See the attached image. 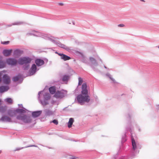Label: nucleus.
<instances>
[{"label": "nucleus", "instance_id": "obj_10", "mask_svg": "<svg viewBox=\"0 0 159 159\" xmlns=\"http://www.w3.org/2000/svg\"><path fill=\"white\" fill-rule=\"evenodd\" d=\"M90 60L91 62V66L92 67L94 68L95 66H96L98 65V63L94 58L93 57H90Z\"/></svg>", "mask_w": 159, "mask_h": 159}, {"label": "nucleus", "instance_id": "obj_28", "mask_svg": "<svg viewBox=\"0 0 159 159\" xmlns=\"http://www.w3.org/2000/svg\"><path fill=\"white\" fill-rule=\"evenodd\" d=\"M52 122L54 124L56 125H57L58 124V121L56 119L50 122L51 123Z\"/></svg>", "mask_w": 159, "mask_h": 159}, {"label": "nucleus", "instance_id": "obj_7", "mask_svg": "<svg viewBox=\"0 0 159 159\" xmlns=\"http://www.w3.org/2000/svg\"><path fill=\"white\" fill-rule=\"evenodd\" d=\"M56 53L59 56H60L61 59L65 61L71 59V58L70 57L63 53H59L57 52H56Z\"/></svg>", "mask_w": 159, "mask_h": 159}, {"label": "nucleus", "instance_id": "obj_4", "mask_svg": "<svg viewBox=\"0 0 159 159\" xmlns=\"http://www.w3.org/2000/svg\"><path fill=\"white\" fill-rule=\"evenodd\" d=\"M31 59L29 58L23 57L20 58L18 60V63L20 65L29 63L30 62Z\"/></svg>", "mask_w": 159, "mask_h": 159}, {"label": "nucleus", "instance_id": "obj_34", "mask_svg": "<svg viewBox=\"0 0 159 159\" xmlns=\"http://www.w3.org/2000/svg\"><path fill=\"white\" fill-rule=\"evenodd\" d=\"M18 52V50H16L15 51V52L16 53L17 52Z\"/></svg>", "mask_w": 159, "mask_h": 159}, {"label": "nucleus", "instance_id": "obj_27", "mask_svg": "<svg viewBox=\"0 0 159 159\" xmlns=\"http://www.w3.org/2000/svg\"><path fill=\"white\" fill-rule=\"evenodd\" d=\"M69 79V76L67 75H64L62 78L63 81H66L68 80Z\"/></svg>", "mask_w": 159, "mask_h": 159}, {"label": "nucleus", "instance_id": "obj_6", "mask_svg": "<svg viewBox=\"0 0 159 159\" xmlns=\"http://www.w3.org/2000/svg\"><path fill=\"white\" fill-rule=\"evenodd\" d=\"M3 81L4 84H8L11 82L10 78L7 75H4L3 77Z\"/></svg>", "mask_w": 159, "mask_h": 159}, {"label": "nucleus", "instance_id": "obj_2", "mask_svg": "<svg viewBox=\"0 0 159 159\" xmlns=\"http://www.w3.org/2000/svg\"><path fill=\"white\" fill-rule=\"evenodd\" d=\"M16 118L18 120H22L25 123H30L32 120L30 117L22 114L17 116Z\"/></svg>", "mask_w": 159, "mask_h": 159}, {"label": "nucleus", "instance_id": "obj_31", "mask_svg": "<svg viewBox=\"0 0 159 159\" xmlns=\"http://www.w3.org/2000/svg\"><path fill=\"white\" fill-rule=\"evenodd\" d=\"M109 78L111 80H112L114 82H115V79L114 78H113L111 77L110 75H109Z\"/></svg>", "mask_w": 159, "mask_h": 159}, {"label": "nucleus", "instance_id": "obj_24", "mask_svg": "<svg viewBox=\"0 0 159 159\" xmlns=\"http://www.w3.org/2000/svg\"><path fill=\"white\" fill-rule=\"evenodd\" d=\"M5 66V63L2 61H0V68H3Z\"/></svg>", "mask_w": 159, "mask_h": 159}, {"label": "nucleus", "instance_id": "obj_3", "mask_svg": "<svg viewBox=\"0 0 159 159\" xmlns=\"http://www.w3.org/2000/svg\"><path fill=\"white\" fill-rule=\"evenodd\" d=\"M66 90H62L61 91H58L55 93L54 97L57 98H61L64 97L67 93Z\"/></svg>", "mask_w": 159, "mask_h": 159}, {"label": "nucleus", "instance_id": "obj_21", "mask_svg": "<svg viewBox=\"0 0 159 159\" xmlns=\"http://www.w3.org/2000/svg\"><path fill=\"white\" fill-rule=\"evenodd\" d=\"M5 101L7 103L9 104H12L13 102V101L11 98H8L6 99Z\"/></svg>", "mask_w": 159, "mask_h": 159}, {"label": "nucleus", "instance_id": "obj_26", "mask_svg": "<svg viewBox=\"0 0 159 159\" xmlns=\"http://www.w3.org/2000/svg\"><path fill=\"white\" fill-rule=\"evenodd\" d=\"M20 77L19 76L14 77L13 79L12 80L13 81L16 82L19 79Z\"/></svg>", "mask_w": 159, "mask_h": 159}, {"label": "nucleus", "instance_id": "obj_36", "mask_svg": "<svg viewBox=\"0 0 159 159\" xmlns=\"http://www.w3.org/2000/svg\"><path fill=\"white\" fill-rule=\"evenodd\" d=\"M59 5H63V4H62V3H60V4H59Z\"/></svg>", "mask_w": 159, "mask_h": 159}, {"label": "nucleus", "instance_id": "obj_29", "mask_svg": "<svg viewBox=\"0 0 159 159\" xmlns=\"http://www.w3.org/2000/svg\"><path fill=\"white\" fill-rule=\"evenodd\" d=\"M1 43H2V44H7L9 43V41H7L2 42Z\"/></svg>", "mask_w": 159, "mask_h": 159}, {"label": "nucleus", "instance_id": "obj_13", "mask_svg": "<svg viewBox=\"0 0 159 159\" xmlns=\"http://www.w3.org/2000/svg\"><path fill=\"white\" fill-rule=\"evenodd\" d=\"M35 63L38 66H41L44 64V61L40 59H36L35 61Z\"/></svg>", "mask_w": 159, "mask_h": 159}, {"label": "nucleus", "instance_id": "obj_30", "mask_svg": "<svg viewBox=\"0 0 159 159\" xmlns=\"http://www.w3.org/2000/svg\"><path fill=\"white\" fill-rule=\"evenodd\" d=\"M46 95L47 96V97H45V99H49L50 98V96H49V93H47Z\"/></svg>", "mask_w": 159, "mask_h": 159}, {"label": "nucleus", "instance_id": "obj_33", "mask_svg": "<svg viewBox=\"0 0 159 159\" xmlns=\"http://www.w3.org/2000/svg\"><path fill=\"white\" fill-rule=\"evenodd\" d=\"M59 46L61 47L62 48H64L65 49L66 48V46L63 44H61V45L60 46Z\"/></svg>", "mask_w": 159, "mask_h": 159}, {"label": "nucleus", "instance_id": "obj_5", "mask_svg": "<svg viewBox=\"0 0 159 159\" xmlns=\"http://www.w3.org/2000/svg\"><path fill=\"white\" fill-rule=\"evenodd\" d=\"M87 85L86 83H84L82 86L81 93L83 95H88V91L87 89Z\"/></svg>", "mask_w": 159, "mask_h": 159}, {"label": "nucleus", "instance_id": "obj_9", "mask_svg": "<svg viewBox=\"0 0 159 159\" xmlns=\"http://www.w3.org/2000/svg\"><path fill=\"white\" fill-rule=\"evenodd\" d=\"M16 114V110H9L7 111V114L10 116L12 117L15 116Z\"/></svg>", "mask_w": 159, "mask_h": 159}, {"label": "nucleus", "instance_id": "obj_20", "mask_svg": "<svg viewBox=\"0 0 159 159\" xmlns=\"http://www.w3.org/2000/svg\"><path fill=\"white\" fill-rule=\"evenodd\" d=\"M54 114V112L50 110H47L46 111V115L48 116H50Z\"/></svg>", "mask_w": 159, "mask_h": 159}, {"label": "nucleus", "instance_id": "obj_12", "mask_svg": "<svg viewBox=\"0 0 159 159\" xmlns=\"http://www.w3.org/2000/svg\"><path fill=\"white\" fill-rule=\"evenodd\" d=\"M12 52V50H4L3 51V54L5 56H8Z\"/></svg>", "mask_w": 159, "mask_h": 159}, {"label": "nucleus", "instance_id": "obj_8", "mask_svg": "<svg viewBox=\"0 0 159 159\" xmlns=\"http://www.w3.org/2000/svg\"><path fill=\"white\" fill-rule=\"evenodd\" d=\"M6 62L8 64L12 66L16 65L17 62L16 60L13 58L7 59Z\"/></svg>", "mask_w": 159, "mask_h": 159}, {"label": "nucleus", "instance_id": "obj_11", "mask_svg": "<svg viewBox=\"0 0 159 159\" xmlns=\"http://www.w3.org/2000/svg\"><path fill=\"white\" fill-rule=\"evenodd\" d=\"M36 66L35 64H33L32 65L30 70V74L31 75L34 74L36 72Z\"/></svg>", "mask_w": 159, "mask_h": 159}, {"label": "nucleus", "instance_id": "obj_16", "mask_svg": "<svg viewBox=\"0 0 159 159\" xmlns=\"http://www.w3.org/2000/svg\"><path fill=\"white\" fill-rule=\"evenodd\" d=\"M1 120L4 121L10 122L11 121V119L9 117L6 116H2Z\"/></svg>", "mask_w": 159, "mask_h": 159}, {"label": "nucleus", "instance_id": "obj_39", "mask_svg": "<svg viewBox=\"0 0 159 159\" xmlns=\"http://www.w3.org/2000/svg\"><path fill=\"white\" fill-rule=\"evenodd\" d=\"M158 48H159V46H158Z\"/></svg>", "mask_w": 159, "mask_h": 159}, {"label": "nucleus", "instance_id": "obj_22", "mask_svg": "<svg viewBox=\"0 0 159 159\" xmlns=\"http://www.w3.org/2000/svg\"><path fill=\"white\" fill-rule=\"evenodd\" d=\"M132 143L133 149L135 150L136 148V145L134 139H132Z\"/></svg>", "mask_w": 159, "mask_h": 159}, {"label": "nucleus", "instance_id": "obj_23", "mask_svg": "<svg viewBox=\"0 0 159 159\" xmlns=\"http://www.w3.org/2000/svg\"><path fill=\"white\" fill-rule=\"evenodd\" d=\"M16 110V113H24L25 112V111L23 109H17Z\"/></svg>", "mask_w": 159, "mask_h": 159}, {"label": "nucleus", "instance_id": "obj_18", "mask_svg": "<svg viewBox=\"0 0 159 159\" xmlns=\"http://www.w3.org/2000/svg\"><path fill=\"white\" fill-rule=\"evenodd\" d=\"M74 121V119L72 118H70L69 119V121L68 123V126L69 128H70L71 127Z\"/></svg>", "mask_w": 159, "mask_h": 159}, {"label": "nucleus", "instance_id": "obj_15", "mask_svg": "<svg viewBox=\"0 0 159 159\" xmlns=\"http://www.w3.org/2000/svg\"><path fill=\"white\" fill-rule=\"evenodd\" d=\"M41 113V111H34L32 113V115L34 117H37L39 116Z\"/></svg>", "mask_w": 159, "mask_h": 159}, {"label": "nucleus", "instance_id": "obj_25", "mask_svg": "<svg viewBox=\"0 0 159 159\" xmlns=\"http://www.w3.org/2000/svg\"><path fill=\"white\" fill-rule=\"evenodd\" d=\"M78 80H79V83H78V85H81L82 83L83 82V80L82 78L81 77H79L78 78Z\"/></svg>", "mask_w": 159, "mask_h": 159}, {"label": "nucleus", "instance_id": "obj_38", "mask_svg": "<svg viewBox=\"0 0 159 159\" xmlns=\"http://www.w3.org/2000/svg\"><path fill=\"white\" fill-rule=\"evenodd\" d=\"M20 149H17V150H19Z\"/></svg>", "mask_w": 159, "mask_h": 159}, {"label": "nucleus", "instance_id": "obj_17", "mask_svg": "<svg viewBox=\"0 0 159 159\" xmlns=\"http://www.w3.org/2000/svg\"><path fill=\"white\" fill-rule=\"evenodd\" d=\"M49 91L52 94H54L56 91V87L54 86L51 87L49 88Z\"/></svg>", "mask_w": 159, "mask_h": 159}, {"label": "nucleus", "instance_id": "obj_32", "mask_svg": "<svg viewBox=\"0 0 159 159\" xmlns=\"http://www.w3.org/2000/svg\"><path fill=\"white\" fill-rule=\"evenodd\" d=\"M118 26L119 27H123L125 26V25L123 24H120L118 25Z\"/></svg>", "mask_w": 159, "mask_h": 159}, {"label": "nucleus", "instance_id": "obj_1", "mask_svg": "<svg viewBox=\"0 0 159 159\" xmlns=\"http://www.w3.org/2000/svg\"><path fill=\"white\" fill-rule=\"evenodd\" d=\"M77 100L78 102L82 105L85 102H89L90 99L89 96L88 95L80 94L77 96Z\"/></svg>", "mask_w": 159, "mask_h": 159}, {"label": "nucleus", "instance_id": "obj_14", "mask_svg": "<svg viewBox=\"0 0 159 159\" xmlns=\"http://www.w3.org/2000/svg\"><path fill=\"white\" fill-rule=\"evenodd\" d=\"M9 88L7 86H1L0 87V92L3 93L8 90Z\"/></svg>", "mask_w": 159, "mask_h": 159}, {"label": "nucleus", "instance_id": "obj_19", "mask_svg": "<svg viewBox=\"0 0 159 159\" xmlns=\"http://www.w3.org/2000/svg\"><path fill=\"white\" fill-rule=\"evenodd\" d=\"M7 107L6 106L0 107V112L3 113L6 110Z\"/></svg>", "mask_w": 159, "mask_h": 159}, {"label": "nucleus", "instance_id": "obj_35", "mask_svg": "<svg viewBox=\"0 0 159 159\" xmlns=\"http://www.w3.org/2000/svg\"><path fill=\"white\" fill-rule=\"evenodd\" d=\"M141 1H142V2H145V1L144 0H140Z\"/></svg>", "mask_w": 159, "mask_h": 159}, {"label": "nucleus", "instance_id": "obj_37", "mask_svg": "<svg viewBox=\"0 0 159 159\" xmlns=\"http://www.w3.org/2000/svg\"><path fill=\"white\" fill-rule=\"evenodd\" d=\"M1 153V151H0V154Z\"/></svg>", "mask_w": 159, "mask_h": 159}]
</instances>
